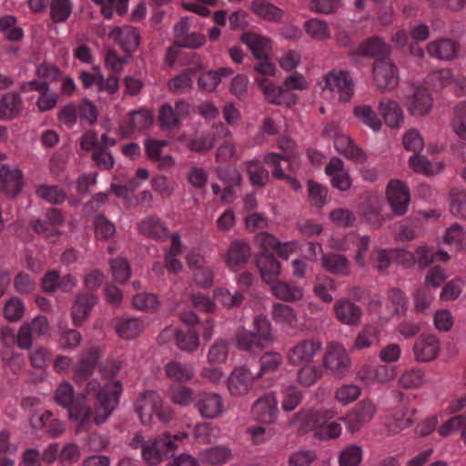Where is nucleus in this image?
<instances>
[{"instance_id":"nucleus-1","label":"nucleus","mask_w":466,"mask_h":466,"mask_svg":"<svg viewBox=\"0 0 466 466\" xmlns=\"http://www.w3.org/2000/svg\"><path fill=\"white\" fill-rule=\"evenodd\" d=\"M122 390L123 386L120 380L107 382L103 387L97 379H92L86 383L84 391L79 394L85 395L86 403H87L88 395L96 394L92 410V422L99 425L107 420L119 403Z\"/></svg>"},{"instance_id":"nucleus-10","label":"nucleus","mask_w":466,"mask_h":466,"mask_svg":"<svg viewBox=\"0 0 466 466\" xmlns=\"http://www.w3.org/2000/svg\"><path fill=\"white\" fill-rule=\"evenodd\" d=\"M406 108L410 116L422 118L430 115L433 108V98L427 88L416 86L410 95L404 96Z\"/></svg>"},{"instance_id":"nucleus-35","label":"nucleus","mask_w":466,"mask_h":466,"mask_svg":"<svg viewBox=\"0 0 466 466\" xmlns=\"http://www.w3.org/2000/svg\"><path fill=\"white\" fill-rule=\"evenodd\" d=\"M249 9L257 16L270 22H279L283 16V11L267 0L252 1Z\"/></svg>"},{"instance_id":"nucleus-19","label":"nucleus","mask_w":466,"mask_h":466,"mask_svg":"<svg viewBox=\"0 0 466 466\" xmlns=\"http://www.w3.org/2000/svg\"><path fill=\"white\" fill-rule=\"evenodd\" d=\"M108 36L127 55L134 53L140 43L137 30L131 25L116 26L110 31Z\"/></svg>"},{"instance_id":"nucleus-9","label":"nucleus","mask_w":466,"mask_h":466,"mask_svg":"<svg viewBox=\"0 0 466 466\" xmlns=\"http://www.w3.org/2000/svg\"><path fill=\"white\" fill-rule=\"evenodd\" d=\"M322 350V342L318 339H307L297 342L289 349L287 360L289 364L300 366L309 364Z\"/></svg>"},{"instance_id":"nucleus-28","label":"nucleus","mask_w":466,"mask_h":466,"mask_svg":"<svg viewBox=\"0 0 466 466\" xmlns=\"http://www.w3.org/2000/svg\"><path fill=\"white\" fill-rule=\"evenodd\" d=\"M153 124V115L146 109H139L130 113L127 124L120 127L124 137H128L135 132H142L149 128Z\"/></svg>"},{"instance_id":"nucleus-37","label":"nucleus","mask_w":466,"mask_h":466,"mask_svg":"<svg viewBox=\"0 0 466 466\" xmlns=\"http://www.w3.org/2000/svg\"><path fill=\"white\" fill-rule=\"evenodd\" d=\"M166 376L175 382H187L194 377V367L189 363L170 361L165 365Z\"/></svg>"},{"instance_id":"nucleus-33","label":"nucleus","mask_w":466,"mask_h":466,"mask_svg":"<svg viewBox=\"0 0 466 466\" xmlns=\"http://www.w3.org/2000/svg\"><path fill=\"white\" fill-rule=\"evenodd\" d=\"M334 147L339 154L356 162H362L366 158L365 153L344 134L335 137Z\"/></svg>"},{"instance_id":"nucleus-5","label":"nucleus","mask_w":466,"mask_h":466,"mask_svg":"<svg viewBox=\"0 0 466 466\" xmlns=\"http://www.w3.org/2000/svg\"><path fill=\"white\" fill-rule=\"evenodd\" d=\"M335 416V411L328 409L313 410L310 409H301L289 419L287 425L289 428H295L300 435L312 431H319V428L328 422Z\"/></svg>"},{"instance_id":"nucleus-56","label":"nucleus","mask_w":466,"mask_h":466,"mask_svg":"<svg viewBox=\"0 0 466 466\" xmlns=\"http://www.w3.org/2000/svg\"><path fill=\"white\" fill-rule=\"evenodd\" d=\"M179 439L177 435H170L163 433L154 439L156 445L158 447L161 454L165 459L173 457L177 449V441Z\"/></svg>"},{"instance_id":"nucleus-46","label":"nucleus","mask_w":466,"mask_h":466,"mask_svg":"<svg viewBox=\"0 0 466 466\" xmlns=\"http://www.w3.org/2000/svg\"><path fill=\"white\" fill-rule=\"evenodd\" d=\"M0 32L11 42L20 41L24 37V31L17 25L16 18L10 15L0 18Z\"/></svg>"},{"instance_id":"nucleus-29","label":"nucleus","mask_w":466,"mask_h":466,"mask_svg":"<svg viewBox=\"0 0 466 466\" xmlns=\"http://www.w3.org/2000/svg\"><path fill=\"white\" fill-rule=\"evenodd\" d=\"M337 319L346 325H358L360 322L362 310L349 299H339L334 305Z\"/></svg>"},{"instance_id":"nucleus-2","label":"nucleus","mask_w":466,"mask_h":466,"mask_svg":"<svg viewBox=\"0 0 466 466\" xmlns=\"http://www.w3.org/2000/svg\"><path fill=\"white\" fill-rule=\"evenodd\" d=\"M237 349L256 354L275 341L270 321L264 315L257 316L253 320V329L240 328L235 334Z\"/></svg>"},{"instance_id":"nucleus-4","label":"nucleus","mask_w":466,"mask_h":466,"mask_svg":"<svg viewBox=\"0 0 466 466\" xmlns=\"http://www.w3.org/2000/svg\"><path fill=\"white\" fill-rule=\"evenodd\" d=\"M375 258L379 262H438L446 261L451 258L449 254L442 250H433L426 245H422L417 248L414 254H411L404 249H392V250H374Z\"/></svg>"},{"instance_id":"nucleus-39","label":"nucleus","mask_w":466,"mask_h":466,"mask_svg":"<svg viewBox=\"0 0 466 466\" xmlns=\"http://www.w3.org/2000/svg\"><path fill=\"white\" fill-rule=\"evenodd\" d=\"M168 145L166 140L148 139L146 142V151L147 156L158 162L160 167H168L174 165L175 160L170 155H163L162 147Z\"/></svg>"},{"instance_id":"nucleus-49","label":"nucleus","mask_w":466,"mask_h":466,"mask_svg":"<svg viewBox=\"0 0 466 466\" xmlns=\"http://www.w3.org/2000/svg\"><path fill=\"white\" fill-rule=\"evenodd\" d=\"M297 372V380L303 387H311L321 378V368L316 365L302 364Z\"/></svg>"},{"instance_id":"nucleus-25","label":"nucleus","mask_w":466,"mask_h":466,"mask_svg":"<svg viewBox=\"0 0 466 466\" xmlns=\"http://www.w3.org/2000/svg\"><path fill=\"white\" fill-rule=\"evenodd\" d=\"M23 91L35 90L40 96L37 99V106L41 112L53 109L57 104V95L49 90V86L46 82L29 81L23 85Z\"/></svg>"},{"instance_id":"nucleus-44","label":"nucleus","mask_w":466,"mask_h":466,"mask_svg":"<svg viewBox=\"0 0 466 466\" xmlns=\"http://www.w3.org/2000/svg\"><path fill=\"white\" fill-rule=\"evenodd\" d=\"M283 363V356L281 353L274 350H268L262 354L259 359L260 369L257 377L264 374L274 373L279 370Z\"/></svg>"},{"instance_id":"nucleus-47","label":"nucleus","mask_w":466,"mask_h":466,"mask_svg":"<svg viewBox=\"0 0 466 466\" xmlns=\"http://www.w3.org/2000/svg\"><path fill=\"white\" fill-rule=\"evenodd\" d=\"M167 396L170 401L176 405L187 407L195 404L194 390L187 386H173L168 390Z\"/></svg>"},{"instance_id":"nucleus-60","label":"nucleus","mask_w":466,"mask_h":466,"mask_svg":"<svg viewBox=\"0 0 466 466\" xmlns=\"http://www.w3.org/2000/svg\"><path fill=\"white\" fill-rule=\"evenodd\" d=\"M361 394V389L355 384H344L338 388L335 391V400L343 404L348 405L355 401Z\"/></svg>"},{"instance_id":"nucleus-11","label":"nucleus","mask_w":466,"mask_h":466,"mask_svg":"<svg viewBox=\"0 0 466 466\" xmlns=\"http://www.w3.org/2000/svg\"><path fill=\"white\" fill-rule=\"evenodd\" d=\"M100 358V350L96 347H91L81 351L77 362L73 368L72 379L75 383L81 385L89 379L97 366Z\"/></svg>"},{"instance_id":"nucleus-30","label":"nucleus","mask_w":466,"mask_h":466,"mask_svg":"<svg viewBox=\"0 0 466 466\" xmlns=\"http://www.w3.org/2000/svg\"><path fill=\"white\" fill-rule=\"evenodd\" d=\"M138 231L144 237L154 240H163L167 237L168 228L158 218L147 217L138 224Z\"/></svg>"},{"instance_id":"nucleus-16","label":"nucleus","mask_w":466,"mask_h":466,"mask_svg":"<svg viewBox=\"0 0 466 466\" xmlns=\"http://www.w3.org/2000/svg\"><path fill=\"white\" fill-rule=\"evenodd\" d=\"M24 186L23 173L17 167L0 164V194L14 198Z\"/></svg>"},{"instance_id":"nucleus-32","label":"nucleus","mask_w":466,"mask_h":466,"mask_svg":"<svg viewBox=\"0 0 466 466\" xmlns=\"http://www.w3.org/2000/svg\"><path fill=\"white\" fill-rule=\"evenodd\" d=\"M409 167L418 174L434 176L441 172L443 164L441 161H431L421 154H414L408 160Z\"/></svg>"},{"instance_id":"nucleus-64","label":"nucleus","mask_w":466,"mask_h":466,"mask_svg":"<svg viewBox=\"0 0 466 466\" xmlns=\"http://www.w3.org/2000/svg\"><path fill=\"white\" fill-rule=\"evenodd\" d=\"M402 145L406 150L420 152L424 148V140L419 130L410 128L403 134Z\"/></svg>"},{"instance_id":"nucleus-6","label":"nucleus","mask_w":466,"mask_h":466,"mask_svg":"<svg viewBox=\"0 0 466 466\" xmlns=\"http://www.w3.org/2000/svg\"><path fill=\"white\" fill-rule=\"evenodd\" d=\"M323 366L333 377L338 379L344 378L350 372L351 360L341 343L332 341L327 346L323 357Z\"/></svg>"},{"instance_id":"nucleus-54","label":"nucleus","mask_w":466,"mask_h":466,"mask_svg":"<svg viewBox=\"0 0 466 466\" xmlns=\"http://www.w3.org/2000/svg\"><path fill=\"white\" fill-rule=\"evenodd\" d=\"M363 457V451L360 445L351 444L344 448L339 456L340 466H358Z\"/></svg>"},{"instance_id":"nucleus-62","label":"nucleus","mask_w":466,"mask_h":466,"mask_svg":"<svg viewBox=\"0 0 466 466\" xmlns=\"http://www.w3.org/2000/svg\"><path fill=\"white\" fill-rule=\"evenodd\" d=\"M389 46L379 38H371L363 42L359 47V53L368 56H377L389 53Z\"/></svg>"},{"instance_id":"nucleus-27","label":"nucleus","mask_w":466,"mask_h":466,"mask_svg":"<svg viewBox=\"0 0 466 466\" xmlns=\"http://www.w3.org/2000/svg\"><path fill=\"white\" fill-rule=\"evenodd\" d=\"M242 44L246 45L255 58H264L269 56L271 41L269 38L252 31L245 32L240 36Z\"/></svg>"},{"instance_id":"nucleus-31","label":"nucleus","mask_w":466,"mask_h":466,"mask_svg":"<svg viewBox=\"0 0 466 466\" xmlns=\"http://www.w3.org/2000/svg\"><path fill=\"white\" fill-rule=\"evenodd\" d=\"M232 458V451L228 447L220 445L204 449L198 454V460L203 464L212 466L225 464Z\"/></svg>"},{"instance_id":"nucleus-12","label":"nucleus","mask_w":466,"mask_h":466,"mask_svg":"<svg viewBox=\"0 0 466 466\" xmlns=\"http://www.w3.org/2000/svg\"><path fill=\"white\" fill-rule=\"evenodd\" d=\"M194 407L202 418L213 420L223 413L224 400L218 393L199 391L196 394Z\"/></svg>"},{"instance_id":"nucleus-3","label":"nucleus","mask_w":466,"mask_h":466,"mask_svg":"<svg viewBox=\"0 0 466 466\" xmlns=\"http://www.w3.org/2000/svg\"><path fill=\"white\" fill-rule=\"evenodd\" d=\"M56 402L66 409L69 419L79 423V427L92 424V409L86 403L85 395L75 393L71 383L65 381L58 385L54 395Z\"/></svg>"},{"instance_id":"nucleus-50","label":"nucleus","mask_w":466,"mask_h":466,"mask_svg":"<svg viewBox=\"0 0 466 466\" xmlns=\"http://www.w3.org/2000/svg\"><path fill=\"white\" fill-rule=\"evenodd\" d=\"M193 279L197 286L202 289H208L213 286L214 273L205 264H189Z\"/></svg>"},{"instance_id":"nucleus-22","label":"nucleus","mask_w":466,"mask_h":466,"mask_svg":"<svg viewBox=\"0 0 466 466\" xmlns=\"http://www.w3.org/2000/svg\"><path fill=\"white\" fill-rule=\"evenodd\" d=\"M440 352V342L432 334L421 335L413 345L416 360L428 362L435 360Z\"/></svg>"},{"instance_id":"nucleus-26","label":"nucleus","mask_w":466,"mask_h":466,"mask_svg":"<svg viewBox=\"0 0 466 466\" xmlns=\"http://www.w3.org/2000/svg\"><path fill=\"white\" fill-rule=\"evenodd\" d=\"M162 405L160 395L155 390H146L143 392L136 403V411L141 421L146 423L149 420L153 413Z\"/></svg>"},{"instance_id":"nucleus-15","label":"nucleus","mask_w":466,"mask_h":466,"mask_svg":"<svg viewBox=\"0 0 466 466\" xmlns=\"http://www.w3.org/2000/svg\"><path fill=\"white\" fill-rule=\"evenodd\" d=\"M378 111L384 124L393 130L400 129L405 121V114L400 104L390 97H384L378 103Z\"/></svg>"},{"instance_id":"nucleus-57","label":"nucleus","mask_w":466,"mask_h":466,"mask_svg":"<svg viewBox=\"0 0 466 466\" xmlns=\"http://www.w3.org/2000/svg\"><path fill=\"white\" fill-rule=\"evenodd\" d=\"M36 195L52 204H60L65 201L66 193L56 186L41 185L36 187Z\"/></svg>"},{"instance_id":"nucleus-58","label":"nucleus","mask_w":466,"mask_h":466,"mask_svg":"<svg viewBox=\"0 0 466 466\" xmlns=\"http://www.w3.org/2000/svg\"><path fill=\"white\" fill-rule=\"evenodd\" d=\"M25 314V306L18 298L7 299L4 305V316L10 322H18Z\"/></svg>"},{"instance_id":"nucleus-38","label":"nucleus","mask_w":466,"mask_h":466,"mask_svg":"<svg viewBox=\"0 0 466 466\" xmlns=\"http://www.w3.org/2000/svg\"><path fill=\"white\" fill-rule=\"evenodd\" d=\"M355 117L373 132H380L382 128V121L374 109L369 105H360L353 110Z\"/></svg>"},{"instance_id":"nucleus-61","label":"nucleus","mask_w":466,"mask_h":466,"mask_svg":"<svg viewBox=\"0 0 466 466\" xmlns=\"http://www.w3.org/2000/svg\"><path fill=\"white\" fill-rule=\"evenodd\" d=\"M228 355V344L224 339H217L209 348L208 360L211 364H219L227 360Z\"/></svg>"},{"instance_id":"nucleus-41","label":"nucleus","mask_w":466,"mask_h":466,"mask_svg":"<svg viewBox=\"0 0 466 466\" xmlns=\"http://www.w3.org/2000/svg\"><path fill=\"white\" fill-rule=\"evenodd\" d=\"M272 293L281 300L288 302L299 301L303 298V289L293 283L279 281L272 286Z\"/></svg>"},{"instance_id":"nucleus-42","label":"nucleus","mask_w":466,"mask_h":466,"mask_svg":"<svg viewBox=\"0 0 466 466\" xmlns=\"http://www.w3.org/2000/svg\"><path fill=\"white\" fill-rule=\"evenodd\" d=\"M428 53L436 58L449 60L456 56L457 46L450 39L437 40L428 45Z\"/></svg>"},{"instance_id":"nucleus-52","label":"nucleus","mask_w":466,"mask_h":466,"mask_svg":"<svg viewBox=\"0 0 466 466\" xmlns=\"http://www.w3.org/2000/svg\"><path fill=\"white\" fill-rule=\"evenodd\" d=\"M451 127L458 137L466 141V100L455 106Z\"/></svg>"},{"instance_id":"nucleus-63","label":"nucleus","mask_w":466,"mask_h":466,"mask_svg":"<svg viewBox=\"0 0 466 466\" xmlns=\"http://www.w3.org/2000/svg\"><path fill=\"white\" fill-rule=\"evenodd\" d=\"M250 256V248L244 240L232 243L228 252V262H245Z\"/></svg>"},{"instance_id":"nucleus-20","label":"nucleus","mask_w":466,"mask_h":466,"mask_svg":"<svg viewBox=\"0 0 466 466\" xmlns=\"http://www.w3.org/2000/svg\"><path fill=\"white\" fill-rule=\"evenodd\" d=\"M387 198L395 214L402 215L408 210L410 193L401 181L392 180L388 184Z\"/></svg>"},{"instance_id":"nucleus-48","label":"nucleus","mask_w":466,"mask_h":466,"mask_svg":"<svg viewBox=\"0 0 466 466\" xmlns=\"http://www.w3.org/2000/svg\"><path fill=\"white\" fill-rule=\"evenodd\" d=\"M271 317L276 323L289 327H292L297 321V315L293 308L279 302L273 304Z\"/></svg>"},{"instance_id":"nucleus-40","label":"nucleus","mask_w":466,"mask_h":466,"mask_svg":"<svg viewBox=\"0 0 466 466\" xmlns=\"http://www.w3.org/2000/svg\"><path fill=\"white\" fill-rule=\"evenodd\" d=\"M22 101L17 93H7L0 101V118L11 120L21 112Z\"/></svg>"},{"instance_id":"nucleus-23","label":"nucleus","mask_w":466,"mask_h":466,"mask_svg":"<svg viewBox=\"0 0 466 466\" xmlns=\"http://www.w3.org/2000/svg\"><path fill=\"white\" fill-rule=\"evenodd\" d=\"M325 172L327 176L330 177L331 184L334 187L341 191H346L350 188L352 180L340 158H331L325 167Z\"/></svg>"},{"instance_id":"nucleus-21","label":"nucleus","mask_w":466,"mask_h":466,"mask_svg":"<svg viewBox=\"0 0 466 466\" xmlns=\"http://www.w3.org/2000/svg\"><path fill=\"white\" fill-rule=\"evenodd\" d=\"M190 106L185 101L177 102L173 108L170 105H163L159 112V121L164 129L176 128L180 120L189 115Z\"/></svg>"},{"instance_id":"nucleus-8","label":"nucleus","mask_w":466,"mask_h":466,"mask_svg":"<svg viewBox=\"0 0 466 466\" xmlns=\"http://www.w3.org/2000/svg\"><path fill=\"white\" fill-rule=\"evenodd\" d=\"M321 88L340 101H349L353 95V81L345 71H331L324 76Z\"/></svg>"},{"instance_id":"nucleus-13","label":"nucleus","mask_w":466,"mask_h":466,"mask_svg":"<svg viewBox=\"0 0 466 466\" xmlns=\"http://www.w3.org/2000/svg\"><path fill=\"white\" fill-rule=\"evenodd\" d=\"M254 82L271 104L291 106L298 100L296 95L285 92L283 86H279L265 76H256Z\"/></svg>"},{"instance_id":"nucleus-36","label":"nucleus","mask_w":466,"mask_h":466,"mask_svg":"<svg viewBox=\"0 0 466 466\" xmlns=\"http://www.w3.org/2000/svg\"><path fill=\"white\" fill-rule=\"evenodd\" d=\"M233 70L229 67H222L218 70H208L202 73L198 80L199 88L206 92H213L221 82L222 77L229 76Z\"/></svg>"},{"instance_id":"nucleus-53","label":"nucleus","mask_w":466,"mask_h":466,"mask_svg":"<svg viewBox=\"0 0 466 466\" xmlns=\"http://www.w3.org/2000/svg\"><path fill=\"white\" fill-rule=\"evenodd\" d=\"M425 383V374L420 369L405 370L399 378V384L404 389H418Z\"/></svg>"},{"instance_id":"nucleus-24","label":"nucleus","mask_w":466,"mask_h":466,"mask_svg":"<svg viewBox=\"0 0 466 466\" xmlns=\"http://www.w3.org/2000/svg\"><path fill=\"white\" fill-rule=\"evenodd\" d=\"M96 303V298L93 294L80 293L71 308V317L76 326H82L89 318L92 309Z\"/></svg>"},{"instance_id":"nucleus-17","label":"nucleus","mask_w":466,"mask_h":466,"mask_svg":"<svg viewBox=\"0 0 466 466\" xmlns=\"http://www.w3.org/2000/svg\"><path fill=\"white\" fill-rule=\"evenodd\" d=\"M255 420L263 424H272L278 418V400L274 393H267L258 398L252 406Z\"/></svg>"},{"instance_id":"nucleus-45","label":"nucleus","mask_w":466,"mask_h":466,"mask_svg":"<svg viewBox=\"0 0 466 466\" xmlns=\"http://www.w3.org/2000/svg\"><path fill=\"white\" fill-rule=\"evenodd\" d=\"M305 31L309 36L317 41H325L330 38L331 33L328 24L319 18H310L305 22Z\"/></svg>"},{"instance_id":"nucleus-14","label":"nucleus","mask_w":466,"mask_h":466,"mask_svg":"<svg viewBox=\"0 0 466 466\" xmlns=\"http://www.w3.org/2000/svg\"><path fill=\"white\" fill-rule=\"evenodd\" d=\"M373 79L380 90L391 91L399 84L397 67L388 59L378 60L373 66Z\"/></svg>"},{"instance_id":"nucleus-51","label":"nucleus","mask_w":466,"mask_h":466,"mask_svg":"<svg viewBox=\"0 0 466 466\" xmlns=\"http://www.w3.org/2000/svg\"><path fill=\"white\" fill-rule=\"evenodd\" d=\"M265 163L270 167H273V176L279 179H286L292 189L294 190H299L300 189V184L299 182L284 174L283 170L280 167V157L276 153H269L265 157L264 159Z\"/></svg>"},{"instance_id":"nucleus-55","label":"nucleus","mask_w":466,"mask_h":466,"mask_svg":"<svg viewBox=\"0 0 466 466\" xmlns=\"http://www.w3.org/2000/svg\"><path fill=\"white\" fill-rule=\"evenodd\" d=\"M82 341V335L79 331L73 329H62L59 332L58 347L65 350H76Z\"/></svg>"},{"instance_id":"nucleus-34","label":"nucleus","mask_w":466,"mask_h":466,"mask_svg":"<svg viewBox=\"0 0 466 466\" xmlns=\"http://www.w3.org/2000/svg\"><path fill=\"white\" fill-rule=\"evenodd\" d=\"M145 329V322L136 318L118 319L115 324V329L119 337L131 339L139 336Z\"/></svg>"},{"instance_id":"nucleus-43","label":"nucleus","mask_w":466,"mask_h":466,"mask_svg":"<svg viewBox=\"0 0 466 466\" xmlns=\"http://www.w3.org/2000/svg\"><path fill=\"white\" fill-rule=\"evenodd\" d=\"M380 331L376 327L365 326L358 334L350 351L362 350L379 343Z\"/></svg>"},{"instance_id":"nucleus-7","label":"nucleus","mask_w":466,"mask_h":466,"mask_svg":"<svg viewBox=\"0 0 466 466\" xmlns=\"http://www.w3.org/2000/svg\"><path fill=\"white\" fill-rule=\"evenodd\" d=\"M376 412V405L371 400H362L339 420L344 422L348 432L355 434L372 420Z\"/></svg>"},{"instance_id":"nucleus-59","label":"nucleus","mask_w":466,"mask_h":466,"mask_svg":"<svg viewBox=\"0 0 466 466\" xmlns=\"http://www.w3.org/2000/svg\"><path fill=\"white\" fill-rule=\"evenodd\" d=\"M450 206L454 215L466 218V190L451 189L450 192Z\"/></svg>"},{"instance_id":"nucleus-18","label":"nucleus","mask_w":466,"mask_h":466,"mask_svg":"<svg viewBox=\"0 0 466 466\" xmlns=\"http://www.w3.org/2000/svg\"><path fill=\"white\" fill-rule=\"evenodd\" d=\"M257 378L247 366H237L228 378V389L232 395H243L249 390Z\"/></svg>"}]
</instances>
